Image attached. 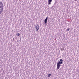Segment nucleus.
Listing matches in <instances>:
<instances>
[{"label": "nucleus", "mask_w": 79, "mask_h": 79, "mask_svg": "<svg viewBox=\"0 0 79 79\" xmlns=\"http://www.w3.org/2000/svg\"><path fill=\"white\" fill-rule=\"evenodd\" d=\"M63 63V60L62 59H60V60L57 63V70L59 69H60V68L61 66V64Z\"/></svg>", "instance_id": "f257e3e1"}, {"label": "nucleus", "mask_w": 79, "mask_h": 79, "mask_svg": "<svg viewBox=\"0 0 79 79\" xmlns=\"http://www.w3.org/2000/svg\"><path fill=\"white\" fill-rule=\"evenodd\" d=\"M3 4L2 2H0V14L3 12Z\"/></svg>", "instance_id": "f03ea898"}, {"label": "nucleus", "mask_w": 79, "mask_h": 79, "mask_svg": "<svg viewBox=\"0 0 79 79\" xmlns=\"http://www.w3.org/2000/svg\"><path fill=\"white\" fill-rule=\"evenodd\" d=\"M35 29H36V31H38L39 29V25H37L35 27Z\"/></svg>", "instance_id": "7ed1b4c3"}, {"label": "nucleus", "mask_w": 79, "mask_h": 79, "mask_svg": "<svg viewBox=\"0 0 79 79\" xmlns=\"http://www.w3.org/2000/svg\"><path fill=\"white\" fill-rule=\"evenodd\" d=\"M48 19V17H47L44 20V23L47 24V19Z\"/></svg>", "instance_id": "20e7f679"}, {"label": "nucleus", "mask_w": 79, "mask_h": 79, "mask_svg": "<svg viewBox=\"0 0 79 79\" xmlns=\"http://www.w3.org/2000/svg\"><path fill=\"white\" fill-rule=\"evenodd\" d=\"M52 0H48V5H51V2H52Z\"/></svg>", "instance_id": "39448f33"}, {"label": "nucleus", "mask_w": 79, "mask_h": 79, "mask_svg": "<svg viewBox=\"0 0 79 79\" xmlns=\"http://www.w3.org/2000/svg\"><path fill=\"white\" fill-rule=\"evenodd\" d=\"M17 36H19V35H20V34H19V33H17Z\"/></svg>", "instance_id": "423d86ee"}, {"label": "nucleus", "mask_w": 79, "mask_h": 79, "mask_svg": "<svg viewBox=\"0 0 79 79\" xmlns=\"http://www.w3.org/2000/svg\"><path fill=\"white\" fill-rule=\"evenodd\" d=\"M51 75H52V74H49L48 75V77H50V76H51Z\"/></svg>", "instance_id": "0eeeda50"}, {"label": "nucleus", "mask_w": 79, "mask_h": 79, "mask_svg": "<svg viewBox=\"0 0 79 79\" xmlns=\"http://www.w3.org/2000/svg\"><path fill=\"white\" fill-rule=\"evenodd\" d=\"M67 31H69V29H67Z\"/></svg>", "instance_id": "6e6552de"}, {"label": "nucleus", "mask_w": 79, "mask_h": 79, "mask_svg": "<svg viewBox=\"0 0 79 79\" xmlns=\"http://www.w3.org/2000/svg\"><path fill=\"white\" fill-rule=\"evenodd\" d=\"M75 1H76L77 0H75Z\"/></svg>", "instance_id": "1a4fd4ad"}]
</instances>
